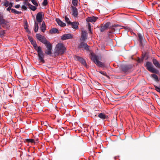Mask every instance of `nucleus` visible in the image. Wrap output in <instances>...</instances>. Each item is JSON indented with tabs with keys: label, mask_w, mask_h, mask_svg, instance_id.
<instances>
[{
	"label": "nucleus",
	"mask_w": 160,
	"mask_h": 160,
	"mask_svg": "<svg viewBox=\"0 0 160 160\" xmlns=\"http://www.w3.org/2000/svg\"><path fill=\"white\" fill-rule=\"evenodd\" d=\"M70 24H71L72 25V27L74 29H77L78 28L79 23L77 22H71Z\"/></svg>",
	"instance_id": "obj_16"
},
{
	"label": "nucleus",
	"mask_w": 160,
	"mask_h": 160,
	"mask_svg": "<svg viewBox=\"0 0 160 160\" xmlns=\"http://www.w3.org/2000/svg\"><path fill=\"white\" fill-rule=\"evenodd\" d=\"M11 12H13V13H15L16 14H20L21 13V12H19V11H17L16 9H13V8H12L11 9Z\"/></svg>",
	"instance_id": "obj_27"
},
{
	"label": "nucleus",
	"mask_w": 160,
	"mask_h": 160,
	"mask_svg": "<svg viewBox=\"0 0 160 160\" xmlns=\"http://www.w3.org/2000/svg\"><path fill=\"white\" fill-rule=\"evenodd\" d=\"M87 32L84 31H83L82 32V35L80 38V40L82 41L83 42L85 41L86 39H87Z\"/></svg>",
	"instance_id": "obj_12"
},
{
	"label": "nucleus",
	"mask_w": 160,
	"mask_h": 160,
	"mask_svg": "<svg viewBox=\"0 0 160 160\" xmlns=\"http://www.w3.org/2000/svg\"><path fill=\"white\" fill-rule=\"evenodd\" d=\"M66 50L65 47L62 43H58L56 46L55 49V53L57 55L63 54Z\"/></svg>",
	"instance_id": "obj_3"
},
{
	"label": "nucleus",
	"mask_w": 160,
	"mask_h": 160,
	"mask_svg": "<svg viewBox=\"0 0 160 160\" xmlns=\"http://www.w3.org/2000/svg\"><path fill=\"white\" fill-rule=\"evenodd\" d=\"M88 29H89V32L91 33L92 31H91V28L90 24L88 23Z\"/></svg>",
	"instance_id": "obj_40"
},
{
	"label": "nucleus",
	"mask_w": 160,
	"mask_h": 160,
	"mask_svg": "<svg viewBox=\"0 0 160 160\" xmlns=\"http://www.w3.org/2000/svg\"><path fill=\"white\" fill-rule=\"evenodd\" d=\"M26 141L28 142L34 143L35 141L34 139H26Z\"/></svg>",
	"instance_id": "obj_29"
},
{
	"label": "nucleus",
	"mask_w": 160,
	"mask_h": 160,
	"mask_svg": "<svg viewBox=\"0 0 160 160\" xmlns=\"http://www.w3.org/2000/svg\"><path fill=\"white\" fill-rule=\"evenodd\" d=\"M71 8H72L71 11L72 15L74 17H77L78 15V12L77 9L76 7L74 6H72Z\"/></svg>",
	"instance_id": "obj_8"
},
{
	"label": "nucleus",
	"mask_w": 160,
	"mask_h": 160,
	"mask_svg": "<svg viewBox=\"0 0 160 160\" xmlns=\"http://www.w3.org/2000/svg\"><path fill=\"white\" fill-rule=\"evenodd\" d=\"M155 90L158 92L160 93V85L159 86H154Z\"/></svg>",
	"instance_id": "obj_34"
},
{
	"label": "nucleus",
	"mask_w": 160,
	"mask_h": 160,
	"mask_svg": "<svg viewBox=\"0 0 160 160\" xmlns=\"http://www.w3.org/2000/svg\"><path fill=\"white\" fill-rule=\"evenodd\" d=\"M26 1H28V0H25Z\"/></svg>",
	"instance_id": "obj_49"
},
{
	"label": "nucleus",
	"mask_w": 160,
	"mask_h": 160,
	"mask_svg": "<svg viewBox=\"0 0 160 160\" xmlns=\"http://www.w3.org/2000/svg\"><path fill=\"white\" fill-rule=\"evenodd\" d=\"M31 42L32 45H33V44L36 43V42L34 41L33 40L32 41H31Z\"/></svg>",
	"instance_id": "obj_44"
},
{
	"label": "nucleus",
	"mask_w": 160,
	"mask_h": 160,
	"mask_svg": "<svg viewBox=\"0 0 160 160\" xmlns=\"http://www.w3.org/2000/svg\"><path fill=\"white\" fill-rule=\"evenodd\" d=\"M110 24V22H107L105 24L102 26L100 31L101 32H103L105 30L107 29L109 27Z\"/></svg>",
	"instance_id": "obj_11"
},
{
	"label": "nucleus",
	"mask_w": 160,
	"mask_h": 160,
	"mask_svg": "<svg viewBox=\"0 0 160 160\" xmlns=\"http://www.w3.org/2000/svg\"><path fill=\"white\" fill-rule=\"evenodd\" d=\"M38 23L36 22V21H35L34 26V31L35 32H38Z\"/></svg>",
	"instance_id": "obj_24"
},
{
	"label": "nucleus",
	"mask_w": 160,
	"mask_h": 160,
	"mask_svg": "<svg viewBox=\"0 0 160 160\" xmlns=\"http://www.w3.org/2000/svg\"><path fill=\"white\" fill-rule=\"evenodd\" d=\"M97 18L93 16L88 17L87 18L86 20L88 22H95L96 21Z\"/></svg>",
	"instance_id": "obj_15"
},
{
	"label": "nucleus",
	"mask_w": 160,
	"mask_h": 160,
	"mask_svg": "<svg viewBox=\"0 0 160 160\" xmlns=\"http://www.w3.org/2000/svg\"><path fill=\"white\" fill-rule=\"evenodd\" d=\"M34 49L37 51L38 58L40 62L42 63L45 62L44 58V54L40 46L37 47L36 43L32 45Z\"/></svg>",
	"instance_id": "obj_2"
},
{
	"label": "nucleus",
	"mask_w": 160,
	"mask_h": 160,
	"mask_svg": "<svg viewBox=\"0 0 160 160\" xmlns=\"http://www.w3.org/2000/svg\"><path fill=\"white\" fill-rule=\"evenodd\" d=\"M118 27H120V26L118 24H115L111 28V29L109 31L110 33H112L115 31L116 30L115 28H117Z\"/></svg>",
	"instance_id": "obj_23"
},
{
	"label": "nucleus",
	"mask_w": 160,
	"mask_h": 160,
	"mask_svg": "<svg viewBox=\"0 0 160 160\" xmlns=\"http://www.w3.org/2000/svg\"><path fill=\"white\" fill-rule=\"evenodd\" d=\"M20 5L19 4H18V5H16L15 6V8H19L20 7Z\"/></svg>",
	"instance_id": "obj_43"
},
{
	"label": "nucleus",
	"mask_w": 160,
	"mask_h": 160,
	"mask_svg": "<svg viewBox=\"0 0 160 160\" xmlns=\"http://www.w3.org/2000/svg\"><path fill=\"white\" fill-rule=\"evenodd\" d=\"M99 72L101 74H102L103 75H104V76L106 75L107 73L105 72L102 71H100Z\"/></svg>",
	"instance_id": "obj_37"
},
{
	"label": "nucleus",
	"mask_w": 160,
	"mask_h": 160,
	"mask_svg": "<svg viewBox=\"0 0 160 160\" xmlns=\"http://www.w3.org/2000/svg\"><path fill=\"white\" fill-rule=\"evenodd\" d=\"M36 36L38 40L46 46L48 50L45 52V53L49 55H51L52 54V46L50 43L39 34H36Z\"/></svg>",
	"instance_id": "obj_1"
},
{
	"label": "nucleus",
	"mask_w": 160,
	"mask_h": 160,
	"mask_svg": "<svg viewBox=\"0 0 160 160\" xmlns=\"http://www.w3.org/2000/svg\"><path fill=\"white\" fill-rule=\"evenodd\" d=\"M65 19L66 22L68 24H70L71 22L69 21V19L66 16L65 17Z\"/></svg>",
	"instance_id": "obj_32"
},
{
	"label": "nucleus",
	"mask_w": 160,
	"mask_h": 160,
	"mask_svg": "<svg viewBox=\"0 0 160 160\" xmlns=\"http://www.w3.org/2000/svg\"><path fill=\"white\" fill-rule=\"evenodd\" d=\"M50 33L51 34L57 33H59V31L56 28H53L50 30Z\"/></svg>",
	"instance_id": "obj_21"
},
{
	"label": "nucleus",
	"mask_w": 160,
	"mask_h": 160,
	"mask_svg": "<svg viewBox=\"0 0 160 160\" xmlns=\"http://www.w3.org/2000/svg\"><path fill=\"white\" fill-rule=\"evenodd\" d=\"M138 37L139 38V40L140 44H142V40L143 39L142 36L139 33L138 34Z\"/></svg>",
	"instance_id": "obj_26"
},
{
	"label": "nucleus",
	"mask_w": 160,
	"mask_h": 160,
	"mask_svg": "<svg viewBox=\"0 0 160 160\" xmlns=\"http://www.w3.org/2000/svg\"><path fill=\"white\" fill-rule=\"evenodd\" d=\"M48 4V2L47 0H44L43 2V5L44 6H46Z\"/></svg>",
	"instance_id": "obj_38"
},
{
	"label": "nucleus",
	"mask_w": 160,
	"mask_h": 160,
	"mask_svg": "<svg viewBox=\"0 0 160 160\" xmlns=\"http://www.w3.org/2000/svg\"><path fill=\"white\" fill-rule=\"evenodd\" d=\"M76 59L78 61L81 63H82L87 68L88 65L86 63V62L85 60H84L82 58L78 56H76Z\"/></svg>",
	"instance_id": "obj_7"
},
{
	"label": "nucleus",
	"mask_w": 160,
	"mask_h": 160,
	"mask_svg": "<svg viewBox=\"0 0 160 160\" xmlns=\"http://www.w3.org/2000/svg\"><path fill=\"white\" fill-rule=\"evenodd\" d=\"M27 5H28V6H31V5H31V4L30 3H28L27 4Z\"/></svg>",
	"instance_id": "obj_45"
},
{
	"label": "nucleus",
	"mask_w": 160,
	"mask_h": 160,
	"mask_svg": "<svg viewBox=\"0 0 160 160\" xmlns=\"http://www.w3.org/2000/svg\"><path fill=\"white\" fill-rule=\"evenodd\" d=\"M56 21L58 25L62 27H64L66 25L65 23L63 22L58 18L56 19Z\"/></svg>",
	"instance_id": "obj_18"
},
{
	"label": "nucleus",
	"mask_w": 160,
	"mask_h": 160,
	"mask_svg": "<svg viewBox=\"0 0 160 160\" xmlns=\"http://www.w3.org/2000/svg\"><path fill=\"white\" fill-rule=\"evenodd\" d=\"M72 1L74 7H76L77 6L78 0H72Z\"/></svg>",
	"instance_id": "obj_28"
},
{
	"label": "nucleus",
	"mask_w": 160,
	"mask_h": 160,
	"mask_svg": "<svg viewBox=\"0 0 160 160\" xmlns=\"http://www.w3.org/2000/svg\"><path fill=\"white\" fill-rule=\"evenodd\" d=\"M146 67L148 70L151 72L156 74H158L159 72L158 70L153 67V65L151 62H147Z\"/></svg>",
	"instance_id": "obj_4"
},
{
	"label": "nucleus",
	"mask_w": 160,
	"mask_h": 160,
	"mask_svg": "<svg viewBox=\"0 0 160 160\" xmlns=\"http://www.w3.org/2000/svg\"><path fill=\"white\" fill-rule=\"evenodd\" d=\"M28 3V2H27V1H25V2L24 4H25V5H27V4Z\"/></svg>",
	"instance_id": "obj_46"
},
{
	"label": "nucleus",
	"mask_w": 160,
	"mask_h": 160,
	"mask_svg": "<svg viewBox=\"0 0 160 160\" xmlns=\"http://www.w3.org/2000/svg\"><path fill=\"white\" fill-rule=\"evenodd\" d=\"M28 38L30 42L31 41H32L33 40V38L30 36H28Z\"/></svg>",
	"instance_id": "obj_42"
},
{
	"label": "nucleus",
	"mask_w": 160,
	"mask_h": 160,
	"mask_svg": "<svg viewBox=\"0 0 160 160\" xmlns=\"http://www.w3.org/2000/svg\"><path fill=\"white\" fill-rule=\"evenodd\" d=\"M9 5H11V4L9 3V2L8 1L6 0L4 2V5L7 7H8Z\"/></svg>",
	"instance_id": "obj_30"
},
{
	"label": "nucleus",
	"mask_w": 160,
	"mask_h": 160,
	"mask_svg": "<svg viewBox=\"0 0 160 160\" xmlns=\"http://www.w3.org/2000/svg\"><path fill=\"white\" fill-rule=\"evenodd\" d=\"M41 30L43 32H44L46 30V25L45 22H42L41 26L40 28Z\"/></svg>",
	"instance_id": "obj_19"
},
{
	"label": "nucleus",
	"mask_w": 160,
	"mask_h": 160,
	"mask_svg": "<svg viewBox=\"0 0 160 160\" xmlns=\"http://www.w3.org/2000/svg\"><path fill=\"white\" fill-rule=\"evenodd\" d=\"M152 62L153 64L156 67L160 68V64L158 61H157L156 59L154 58L153 59Z\"/></svg>",
	"instance_id": "obj_20"
},
{
	"label": "nucleus",
	"mask_w": 160,
	"mask_h": 160,
	"mask_svg": "<svg viewBox=\"0 0 160 160\" xmlns=\"http://www.w3.org/2000/svg\"><path fill=\"white\" fill-rule=\"evenodd\" d=\"M122 70L124 72L127 73L130 71V68L128 66H124L122 67Z\"/></svg>",
	"instance_id": "obj_17"
},
{
	"label": "nucleus",
	"mask_w": 160,
	"mask_h": 160,
	"mask_svg": "<svg viewBox=\"0 0 160 160\" xmlns=\"http://www.w3.org/2000/svg\"><path fill=\"white\" fill-rule=\"evenodd\" d=\"M144 58V56H143L141 58H138V62H142Z\"/></svg>",
	"instance_id": "obj_33"
},
{
	"label": "nucleus",
	"mask_w": 160,
	"mask_h": 160,
	"mask_svg": "<svg viewBox=\"0 0 160 160\" xmlns=\"http://www.w3.org/2000/svg\"><path fill=\"white\" fill-rule=\"evenodd\" d=\"M1 19H0V24H1ZM1 28V27H0V29Z\"/></svg>",
	"instance_id": "obj_47"
},
{
	"label": "nucleus",
	"mask_w": 160,
	"mask_h": 160,
	"mask_svg": "<svg viewBox=\"0 0 160 160\" xmlns=\"http://www.w3.org/2000/svg\"><path fill=\"white\" fill-rule=\"evenodd\" d=\"M79 48H83L87 51L89 50V47L86 43L83 42H81L78 46Z\"/></svg>",
	"instance_id": "obj_6"
},
{
	"label": "nucleus",
	"mask_w": 160,
	"mask_h": 160,
	"mask_svg": "<svg viewBox=\"0 0 160 160\" xmlns=\"http://www.w3.org/2000/svg\"><path fill=\"white\" fill-rule=\"evenodd\" d=\"M10 4H11L10 6H9L7 9L8 11H10V10H11L12 9H11V7L12 6V4L11 3H10Z\"/></svg>",
	"instance_id": "obj_39"
},
{
	"label": "nucleus",
	"mask_w": 160,
	"mask_h": 160,
	"mask_svg": "<svg viewBox=\"0 0 160 160\" xmlns=\"http://www.w3.org/2000/svg\"><path fill=\"white\" fill-rule=\"evenodd\" d=\"M36 18L37 20L36 22H38V23H41L43 20L42 12H39L36 15Z\"/></svg>",
	"instance_id": "obj_9"
},
{
	"label": "nucleus",
	"mask_w": 160,
	"mask_h": 160,
	"mask_svg": "<svg viewBox=\"0 0 160 160\" xmlns=\"http://www.w3.org/2000/svg\"><path fill=\"white\" fill-rule=\"evenodd\" d=\"M2 27L7 29L9 28L10 25L9 22L7 20L2 18L1 19V24Z\"/></svg>",
	"instance_id": "obj_5"
},
{
	"label": "nucleus",
	"mask_w": 160,
	"mask_h": 160,
	"mask_svg": "<svg viewBox=\"0 0 160 160\" xmlns=\"http://www.w3.org/2000/svg\"><path fill=\"white\" fill-rule=\"evenodd\" d=\"M25 28V29L26 30H27V29H28V28H27V27H25V28Z\"/></svg>",
	"instance_id": "obj_48"
},
{
	"label": "nucleus",
	"mask_w": 160,
	"mask_h": 160,
	"mask_svg": "<svg viewBox=\"0 0 160 160\" xmlns=\"http://www.w3.org/2000/svg\"><path fill=\"white\" fill-rule=\"evenodd\" d=\"M95 63L100 67H102L105 66V64L103 63L102 62L98 61V60L96 61Z\"/></svg>",
	"instance_id": "obj_22"
},
{
	"label": "nucleus",
	"mask_w": 160,
	"mask_h": 160,
	"mask_svg": "<svg viewBox=\"0 0 160 160\" xmlns=\"http://www.w3.org/2000/svg\"><path fill=\"white\" fill-rule=\"evenodd\" d=\"M30 8L31 10H32L33 11H35L37 9L36 7H35V6H34L32 5H31Z\"/></svg>",
	"instance_id": "obj_36"
},
{
	"label": "nucleus",
	"mask_w": 160,
	"mask_h": 160,
	"mask_svg": "<svg viewBox=\"0 0 160 160\" xmlns=\"http://www.w3.org/2000/svg\"><path fill=\"white\" fill-rule=\"evenodd\" d=\"M22 8L23 9H24L25 10H26L27 9V7L25 6V5H23L22 6Z\"/></svg>",
	"instance_id": "obj_41"
},
{
	"label": "nucleus",
	"mask_w": 160,
	"mask_h": 160,
	"mask_svg": "<svg viewBox=\"0 0 160 160\" xmlns=\"http://www.w3.org/2000/svg\"><path fill=\"white\" fill-rule=\"evenodd\" d=\"M90 58L92 61L94 63L98 60V57L97 56L93 53H91L90 55Z\"/></svg>",
	"instance_id": "obj_14"
},
{
	"label": "nucleus",
	"mask_w": 160,
	"mask_h": 160,
	"mask_svg": "<svg viewBox=\"0 0 160 160\" xmlns=\"http://www.w3.org/2000/svg\"><path fill=\"white\" fill-rule=\"evenodd\" d=\"M151 77L153 78L156 82L158 81L159 80L157 75L155 74H152Z\"/></svg>",
	"instance_id": "obj_25"
},
{
	"label": "nucleus",
	"mask_w": 160,
	"mask_h": 160,
	"mask_svg": "<svg viewBox=\"0 0 160 160\" xmlns=\"http://www.w3.org/2000/svg\"><path fill=\"white\" fill-rule=\"evenodd\" d=\"M72 38V36L71 34H65L61 37V39L64 40Z\"/></svg>",
	"instance_id": "obj_10"
},
{
	"label": "nucleus",
	"mask_w": 160,
	"mask_h": 160,
	"mask_svg": "<svg viewBox=\"0 0 160 160\" xmlns=\"http://www.w3.org/2000/svg\"><path fill=\"white\" fill-rule=\"evenodd\" d=\"M31 1L34 5L37 6L38 5V3L35 0H31Z\"/></svg>",
	"instance_id": "obj_35"
},
{
	"label": "nucleus",
	"mask_w": 160,
	"mask_h": 160,
	"mask_svg": "<svg viewBox=\"0 0 160 160\" xmlns=\"http://www.w3.org/2000/svg\"><path fill=\"white\" fill-rule=\"evenodd\" d=\"M98 117L102 120L107 119L108 118V115H105L104 113H99L98 116Z\"/></svg>",
	"instance_id": "obj_13"
},
{
	"label": "nucleus",
	"mask_w": 160,
	"mask_h": 160,
	"mask_svg": "<svg viewBox=\"0 0 160 160\" xmlns=\"http://www.w3.org/2000/svg\"><path fill=\"white\" fill-rule=\"evenodd\" d=\"M5 34V31L4 30H2L0 31V37H2Z\"/></svg>",
	"instance_id": "obj_31"
}]
</instances>
